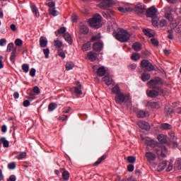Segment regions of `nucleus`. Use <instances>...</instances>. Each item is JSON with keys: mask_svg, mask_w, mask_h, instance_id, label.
<instances>
[{"mask_svg": "<svg viewBox=\"0 0 181 181\" xmlns=\"http://www.w3.org/2000/svg\"><path fill=\"white\" fill-rule=\"evenodd\" d=\"M114 36L117 40L122 42V43H125L131 39V34L124 29H119L117 30L114 33Z\"/></svg>", "mask_w": 181, "mask_h": 181, "instance_id": "obj_1", "label": "nucleus"}, {"mask_svg": "<svg viewBox=\"0 0 181 181\" xmlns=\"http://www.w3.org/2000/svg\"><path fill=\"white\" fill-rule=\"evenodd\" d=\"M102 19L103 17H101V15L98 13L94 15L93 18L88 20L89 26L93 29H100V28L103 26V24L101 23Z\"/></svg>", "mask_w": 181, "mask_h": 181, "instance_id": "obj_2", "label": "nucleus"}, {"mask_svg": "<svg viewBox=\"0 0 181 181\" xmlns=\"http://www.w3.org/2000/svg\"><path fill=\"white\" fill-rule=\"evenodd\" d=\"M7 53H11L10 60L11 62L15 63V61L16 60V53L17 50L16 48H15V45H13V42H11L8 44L7 45Z\"/></svg>", "mask_w": 181, "mask_h": 181, "instance_id": "obj_3", "label": "nucleus"}, {"mask_svg": "<svg viewBox=\"0 0 181 181\" xmlns=\"http://www.w3.org/2000/svg\"><path fill=\"white\" fill-rule=\"evenodd\" d=\"M153 151L158 156H160V158H166V154H165V152H168V148H166V146L165 145L160 144L158 146H156Z\"/></svg>", "mask_w": 181, "mask_h": 181, "instance_id": "obj_4", "label": "nucleus"}, {"mask_svg": "<svg viewBox=\"0 0 181 181\" xmlns=\"http://www.w3.org/2000/svg\"><path fill=\"white\" fill-rule=\"evenodd\" d=\"M147 94L148 97L155 98L158 97V95H162V94H163V89L160 87H156L151 90H149L148 92L147 91Z\"/></svg>", "mask_w": 181, "mask_h": 181, "instance_id": "obj_5", "label": "nucleus"}, {"mask_svg": "<svg viewBox=\"0 0 181 181\" xmlns=\"http://www.w3.org/2000/svg\"><path fill=\"white\" fill-rule=\"evenodd\" d=\"M129 100V95L124 94V93H120L116 95L115 97V100L117 104H122L126 103Z\"/></svg>", "mask_w": 181, "mask_h": 181, "instance_id": "obj_6", "label": "nucleus"}, {"mask_svg": "<svg viewBox=\"0 0 181 181\" xmlns=\"http://www.w3.org/2000/svg\"><path fill=\"white\" fill-rule=\"evenodd\" d=\"M140 64L146 71H153V70H155V66L148 59H143Z\"/></svg>", "mask_w": 181, "mask_h": 181, "instance_id": "obj_7", "label": "nucleus"}, {"mask_svg": "<svg viewBox=\"0 0 181 181\" xmlns=\"http://www.w3.org/2000/svg\"><path fill=\"white\" fill-rule=\"evenodd\" d=\"M98 2H100L98 4V8L100 9H108L112 5V0H96Z\"/></svg>", "mask_w": 181, "mask_h": 181, "instance_id": "obj_8", "label": "nucleus"}, {"mask_svg": "<svg viewBox=\"0 0 181 181\" xmlns=\"http://www.w3.org/2000/svg\"><path fill=\"white\" fill-rule=\"evenodd\" d=\"M158 12V9L155 8V6H152L148 8L146 12V16L147 18H153V16H156V13Z\"/></svg>", "mask_w": 181, "mask_h": 181, "instance_id": "obj_9", "label": "nucleus"}, {"mask_svg": "<svg viewBox=\"0 0 181 181\" xmlns=\"http://www.w3.org/2000/svg\"><path fill=\"white\" fill-rule=\"evenodd\" d=\"M147 84L151 86V88H153V86H156L158 84L162 86L163 84V81H162V78L156 77L154 79H151L150 81H148Z\"/></svg>", "mask_w": 181, "mask_h": 181, "instance_id": "obj_10", "label": "nucleus"}, {"mask_svg": "<svg viewBox=\"0 0 181 181\" xmlns=\"http://www.w3.org/2000/svg\"><path fill=\"white\" fill-rule=\"evenodd\" d=\"M70 91L72 94H76L77 95H81L83 92L81 91V83H77L76 87L71 88Z\"/></svg>", "mask_w": 181, "mask_h": 181, "instance_id": "obj_11", "label": "nucleus"}, {"mask_svg": "<svg viewBox=\"0 0 181 181\" xmlns=\"http://www.w3.org/2000/svg\"><path fill=\"white\" fill-rule=\"evenodd\" d=\"M146 10V8H145L144 5L137 4L135 6V12L139 16H141V15H144V13H145Z\"/></svg>", "mask_w": 181, "mask_h": 181, "instance_id": "obj_12", "label": "nucleus"}, {"mask_svg": "<svg viewBox=\"0 0 181 181\" xmlns=\"http://www.w3.org/2000/svg\"><path fill=\"white\" fill-rule=\"evenodd\" d=\"M137 125L141 128V129H145L146 131H149L151 129V126L149 125V123L145 122V121H139L137 123Z\"/></svg>", "mask_w": 181, "mask_h": 181, "instance_id": "obj_13", "label": "nucleus"}, {"mask_svg": "<svg viewBox=\"0 0 181 181\" xmlns=\"http://www.w3.org/2000/svg\"><path fill=\"white\" fill-rule=\"evenodd\" d=\"M90 30L87 25H81L78 28V33L80 35H88Z\"/></svg>", "mask_w": 181, "mask_h": 181, "instance_id": "obj_14", "label": "nucleus"}, {"mask_svg": "<svg viewBox=\"0 0 181 181\" xmlns=\"http://www.w3.org/2000/svg\"><path fill=\"white\" fill-rule=\"evenodd\" d=\"M145 144L148 146H151V148H153V149H155V148H156V146H158L159 144H160V143H158V141H156L153 139L145 140Z\"/></svg>", "mask_w": 181, "mask_h": 181, "instance_id": "obj_15", "label": "nucleus"}, {"mask_svg": "<svg viewBox=\"0 0 181 181\" xmlns=\"http://www.w3.org/2000/svg\"><path fill=\"white\" fill-rule=\"evenodd\" d=\"M103 47H104V45L102 42H95L93 45L94 52H101V50H103Z\"/></svg>", "mask_w": 181, "mask_h": 181, "instance_id": "obj_16", "label": "nucleus"}, {"mask_svg": "<svg viewBox=\"0 0 181 181\" xmlns=\"http://www.w3.org/2000/svg\"><path fill=\"white\" fill-rule=\"evenodd\" d=\"M146 158L148 162H153L156 159V155L152 152H146Z\"/></svg>", "mask_w": 181, "mask_h": 181, "instance_id": "obj_17", "label": "nucleus"}, {"mask_svg": "<svg viewBox=\"0 0 181 181\" xmlns=\"http://www.w3.org/2000/svg\"><path fill=\"white\" fill-rule=\"evenodd\" d=\"M103 81L107 84V86H111L113 84L114 81H112V78L110 76V75H106L103 78Z\"/></svg>", "mask_w": 181, "mask_h": 181, "instance_id": "obj_18", "label": "nucleus"}, {"mask_svg": "<svg viewBox=\"0 0 181 181\" xmlns=\"http://www.w3.org/2000/svg\"><path fill=\"white\" fill-rule=\"evenodd\" d=\"M87 57L90 62H95V60H97V53L94 52H89L87 54Z\"/></svg>", "mask_w": 181, "mask_h": 181, "instance_id": "obj_19", "label": "nucleus"}, {"mask_svg": "<svg viewBox=\"0 0 181 181\" xmlns=\"http://www.w3.org/2000/svg\"><path fill=\"white\" fill-rule=\"evenodd\" d=\"M166 166H168V161L164 160L161 163H160L157 167V170L158 172H162V170H163Z\"/></svg>", "mask_w": 181, "mask_h": 181, "instance_id": "obj_20", "label": "nucleus"}, {"mask_svg": "<svg viewBox=\"0 0 181 181\" xmlns=\"http://www.w3.org/2000/svg\"><path fill=\"white\" fill-rule=\"evenodd\" d=\"M132 49L134 52H140V50H142V44L136 42L133 44Z\"/></svg>", "mask_w": 181, "mask_h": 181, "instance_id": "obj_21", "label": "nucleus"}, {"mask_svg": "<svg viewBox=\"0 0 181 181\" xmlns=\"http://www.w3.org/2000/svg\"><path fill=\"white\" fill-rule=\"evenodd\" d=\"M147 105H148V107H151V108H156V110L160 108V103L158 102H148Z\"/></svg>", "mask_w": 181, "mask_h": 181, "instance_id": "obj_22", "label": "nucleus"}, {"mask_svg": "<svg viewBox=\"0 0 181 181\" xmlns=\"http://www.w3.org/2000/svg\"><path fill=\"white\" fill-rule=\"evenodd\" d=\"M64 38L69 43V45H71L73 43V40L71 39V35L69 33H66L64 34Z\"/></svg>", "mask_w": 181, "mask_h": 181, "instance_id": "obj_23", "label": "nucleus"}, {"mask_svg": "<svg viewBox=\"0 0 181 181\" xmlns=\"http://www.w3.org/2000/svg\"><path fill=\"white\" fill-rule=\"evenodd\" d=\"M105 159H107V155H103L93 163V166H98V165H100L103 160H105Z\"/></svg>", "mask_w": 181, "mask_h": 181, "instance_id": "obj_24", "label": "nucleus"}, {"mask_svg": "<svg viewBox=\"0 0 181 181\" xmlns=\"http://www.w3.org/2000/svg\"><path fill=\"white\" fill-rule=\"evenodd\" d=\"M97 74L99 77H103L105 74V67L101 66L97 71Z\"/></svg>", "mask_w": 181, "mask_h": 181, "instance_id": "obj_25", "label": "nucleus"}, {"mask_svg": "<svg viewBox=\"0 0 181 181\" xmlns=\"http://www.w3.org/2000/svg\"><path fill=\"white\" fill-rule=\"evenodd\" d=\"M157 138L161 144H166V142H168V140H166V136L163 134H159Z\"/></svg>", "mask_w": 181, "mask_h": 181, "instance_id": "obj_26", "label": "nucleus"}, {"mask_svg": "<svg viewBox=\"0 0 181 181\" xmlns=\"http://www.w3.org/2000/svg\"><path fill=\"white\" fill-rule=\"evenodd\" d=\"M112 94H115L116 95H118V94H120L121 90L119 89V86L118 85H116L115 87L112 88Z\"/></svg>", "mask_w": 181, "mask_h": 181, "instance_id": "obj_27", "label": "nucleus"}, {"mask_svg": "<svg viewBox=\"0 0 181 181\" xmlns=\"http://www.w3.org/2000/svg\"><path fill=\"white\" fill-rule=\"evenodd\" d=\"M91 47V43L90 42H88L83 45L82 46V50L83 52H88Z\"/></svg>", "mask_w": 181, "mask_h": 181, "instance_id": "obj_28", "label": "nucleus"}, {"mask_svg": "<svg viewBox=\"0 0 181 181\" xmlns=\"http://www.w3.org/2000/svg\"><path fill=\"white\" fill-rule=\"evenodd\" d=\"M0 142L3 144L4 148H9V141L5 137H1Z\"/></svg>", "mask_w": 181, "mask_h": 181, "instance_id": "obj_29", "label": "nucleus"}, {"mask_svg": "<svg viewBox=\"0 0 181 181\" xmlns=\"http://www.w3.org/2000/svg\"><path fill=\"white\" fill-rule=\"evenodd\" d=\"M62 179L64 180H69L70 179V173L69 171L64 170L62 172Z\"/></svg>", "mask_w": 181, "mask_h": 181, "instance_id": "obj_30", "label": "nucleus"}, {"mask_svg": "<svg viewBox=\"0 0 181 181\" xmlns=\"http://www.w3.org/2000/svg\"><path fill=\"white\" fill-rule=\"evenodd\" d=\"M148 115V112H145L144 110H139L137 112V117L138 118H145Z\"/></svg>", "mask_w": 181, "mask_h": 181, "instance_id": "obj_31", "label": "nucleus"}, {"mask_svg": "<svg viewBox=\"0 0 181 181\" xmlns=\"http://www.w3.org/2000/svg\"><path fill=\"white\" fill-rule=\"evenodd\" d=\"M132 60L136 62L141 59V54L139 53L134 52L131 56Z\"/></svg>", "mask_w": 181, "mask_h": 181, "instance_id": "obj_32", "label": "nucleus"}, {"mask_svg": "<svg viewBox=\"0 0 181 181\" xmlns=\"http://www.w3.org/2000/svg\"><path fill=\"white\" fill-rule=\"evenodd\" d=\"M66 27H62L55 31L56 36H59V35H63V33H66Z\"/></svg>", "mask_w": 181, "mask_h": 181, "instance_id": "obj_33", "label": "nucleus"}, {"mask_svg": "<svg viewBox=\"0 0 181 181\" xmlns=\"http://www.w3.org/2000/svg\"><path fill=\"white\" fill-rule=\"evenodd\" d=\"M160 129H172V125L168 123H163L160 126Z\"/></svg>", "mask_w": 181, "mask_h": 181, "instance_id": "obj_34", "label": "nucleus"}, {"mask_svg": "<svg viewBox=\"0 0 181 181\" xmlns=\"http://www.w3.org/2000/svg\"><path fill=\"white\" fill-rule=\"evenodd\" d=\"M151 78V74H146V73H143L141 74V80L142 81H148Z\"/></svg>", "mask_w": 181, "mask_h": 181, "instance_id": "obj_35", "label": "nucleus"}, {"mask_svg": "<svg viewBox=\"0 0 181 181\" xmlns=\"http://www.w3.org/2000/svg\"><path fill=\"white\" fill-rule=\"evenodd\" d=\"M40 47H46L47 46V40L43 39V37L40 39Z\"/></svg>", "mask_w": 181, "mask_h": 181, "instance_id": "obj_36", "label": "nucleus"}, {"mask_svg": "<svg viewBox=\"0 0 181 181\" xmlns=\"http://www.w3.org/2000/svg\"><path fill=\"white\" fill-rule=\"evenodd\" d=\"M25 158H26V152H21L18 155L16 156V159H18V160L25 159Z\"/></svg>", "mask_w": 181, "mask_h": 181, "instance_id": "obj_37", "label": "nucleus"}, {"mask_svg": "<svg viewBox=\"0 0 181 181\" xmlns=\"http://www.w3.org/2000/svg\"><path fill=\"white\" fill-rule=\"evenodd\" d=\"M74 68V64L71 62H68L66 64V70L69 71V70H73Z\"/></svg>", "mask_w": 181, "mask_h": 181, "instance_id": "obj_38", "label": "nucleus"}, {"mask_svg": "<svg viewBox=\"0 0 181 181\" xmlns=\"http://www.w3.org/2000/svg\"><path fill=\"white\" fill-rule=\"evenodd\" d=\"M56 108H57V104H56L54 103H50L48 105V110L50 112L54 111V110H56Z\"/></svg>", "mask_w": 181, "mask_h": 181, "instance_id": "obj_39", "label": "nucleus"}, {"mask_svg": "<svg viewBox=\"0 0 181 181\" xmlns=\"http://www.w3.org/2000/svg\"><path fill=\"white\" fill-rule=\"evenodd\" d=\"M31 9L32 11L35 13V16L37 18H39V10H37V8L36 7V6H35V4L31 5Z\"/></svg>", "mask_w": 181, "mask_h": 181, "instance_id": "obj_40", "label": "nucleus"}, {"mask_svg": "<svg viewBox=\"0 0 181 181\" xmlns=\"http://www.w3.org/2000/svg\"><path fill=\"white\" fill-rule=\"evenodd\" d=\"M100 39H101V34L98 33L96 35H93L91 39H90V42H95V40H100Z\"/></svg>", "mask_w": 181, "mask_h": 181, "instance_id": "obj_41", "label": "nucleus"}, {"mask_svg": "<svg viewBox=\"0 0 181 181\" xmlns=\"http://www.w3.org/2000/svg\"><path fill=\"white\" fill-rule=\"evenodd\" d=\"M54 46L55 47H58V49H60V47L63 46V42L59 40H54Z\"/></svg>", "mask_w": 181, "mask_h": 181, "instance_id": "obj_42", "label": "nucleus"}, {"mask_svg": "<svg viewBox=\"0 0 181 181\" xmlns=\"http://www.w3.org/2000/svg\"><path fill=\"white\" fill-rule=\"evenodd\" d=\"M47 6H49V9H52L56 6V3L53 1V0H48Z\"/></svg>", "mask_w": 181, "mask_h": 181, "instance_id": "obj_43", "label": "nucleus"}, {"mask_svg": "<svg viewBox=\"0 0 181 181\" xmlns=\"http://www.w3.org/2000/svg\"><path fill=\"white\" fill-rule=\"evenodd\" d=\"M22 70L24 71V73H28V71H29V64H23L22 65Z\"/></svg>", "mask_w": 181, "mask_h": 181, "instance_id": "obj_44", "label": "nucleus"}, {"mask_svg": "<svg viewBox=\"0 0 181 181\" xmlns=\"http://www.w3.org/2000/svg\"><path fill=\"white\" fill-rule=\"evenodd\" d=\"M58 55L62 57V59H66V54L64 53V51H63V49H58Z\"/></svg>", "mask_w": 181, "mask_h": 181, "instance_id": "obj_45", "label": "nucleus"}, {"mask_svg": "<svg viewBox=\"0 0 181 181\" xmlns=\"http://www.w3.org/2000/svg\"><path fill=\"white\" fill-rule=\"evenodd\" d=\"M136 160V158L134 156H128L127 157V161L129 163H135V161Z\"/></svg>", "mask_w": 181, "mask_h": 181, "instance_id": "obj_46", "label": "nucleus"}, {"mask_svg": "<svg viewBox=\"0 0 181 181\" xmlns=\"http://www.w3.org/2000/svg\"><path fill=\"white\" fill-rule=\"evenodd\" d=\"M70 111H71V107H64L62 109V113L63 114H69V112H70Z\"/></svg>", "mask_w": 181, "mask_h": 181, "instance_id": "obj_47", "label": "nucleus"}, {"mask_svg": "<svg viewBox=\"0 0 181 181\" xmlns=\"http://www.w3.org/2000/svg\"><path fill=\"white\" fill-rule=\"evenodd\" d=\"M165 112H167L168 115H172L175 112V109L172 107L165 108Z\"/></svg>", "mask_w": 181, "mask_h": 181, "instance_id": "obj_48", "label": "nucleus"}, {"mask_svg": "<svg viewBox=\"0 0 181 181\" xmlns=\"http://www.w3.org/2000/svg\"><path fill=\"white\" fill-rule=\"evenodd\" d=\"M49 13L52 16H57V11H56L54 7L53 8H49Z\"/></svg>", "mask_w": 181, "mask_h": 181, "instance_id": "obj_49", "label": "nucleus"}, {"mask_svg": "<svg viewBox=\"0 0 181 181\" xmlns=\"http://www.w3.org/2000/svg\"><path fill=\"white\" fill-rule=\"evenodd\" d=\"M164 11H165V15L172 13V8H170V6H166L165 8H164Z\"/></svg>", "mask_w": 181, "mask_h": 181, "instance_id": "obj_50", "label": "nucleus"}, {"mask_svg": "<svg viewBox=\"0 0 181 181\" xmlns=\"http://www.w3.org/2000/svg\"><path fill=\"white\" fill-rule=\"evenodd\" d=\"M8 169H10L11 170H13V169H16V163H15V162L10 163L8 165Z\"/></svg>", "mask_w": 181, "mask_h": 181, "instance_id": "obj_51", "label": "nucleus"}, {"mask_svg": "<svg viewBox=\"0 0 181 181\" xmlns=\"http://www.w3.org/2000/svg\"><path fill=\"white\" fill-rule=\"evenodd\" d=\"M43 52L45 56V58L49 59V54H50V50L49 49V48L44 49Z\"/></svg>", "mask_w": 181, "mask_h": 181, "instance_id": "obj_52", "label": "nucleus"}, {"mask_svg": "<svg viewBox=\"0 0 181 181\" xmlns=\"http://www.w3.org/2000/svg\"><path fill=\"white\" fill-rule=\"evenodd\" d=\"M168 39H170V40H173V30H168Z\"/></svg>", "mask_w": 181, "mask_h": 181, "instance_id": "obj_53", "label": "nucleus"}, {"mask_svg": "<svg viewBox=\"0 0 181 181\" xmlns=\"http://www.w3.org/2000/svg\"><path fill=\"white\" fill-rule=\"evenodd\" d=\"M159 25H160V28H164V26H166V25H168V21H166V20H165V19H162L160 21Z\"/></svg>", "mask_w": 181, "mask_h": 181, "instance_id": "obj_54", "label": "nucleus"}, {"mask_svg": "<svg viewBox=\"0 0 181 181\" xmlns=\"http://www.w3.org/2000/svg\"><path fill=\"white\" fill-rule=\"evenodd\" d=\"M69 118V116H67V115H62L61 116L59 117L58 119L59 121H66V119H67Z\"/></svg>", "mask_w": 181, "mask_h": 181, "instance_id": "obj_55", "label": "nucleus"}, {"mask_svg": "<svg viewBox=\"0 0 181 181\" xmlns=\"http://www.w3.org/2000/svg\"><path fill=\"white\" fill-rule=\"evenodd\" d=\"M165 16L166 19H168V21H169V22H173V16L172 15V13L165 14Z\"/></svg>", "mask_w": 181, "mask_h": 181, "instance_id": "obj_56", "label": "nucleus"}, {"mask_svg": "<svg viewBox=\"0 0 181 181\" xmlns=\"http://www.w3.org/2000/svg\"><path fill=\"white\" fill-rule=\"evenodd\" d=\"M15 45L16 46H21L22 45H23V42L22 41V40L18 38L15 40Z\"/></svg>", "mask_w": 181, "mask_h": 181, "instance_id": "obj_57", "label": "nucleus"}, {"mask_svg": "<svg viewBox=\"0 0 181 181\" xmlns=\"http://www.w3.org/2000/svg\"><path fill=\"white\" fill-rule=\"evenodd\" d=\"M169 136L170 141H176V139H177V138L175 135V133L173 132L169 133Z\"/></svg>", "mask_w": 181, "mask_h": 181, "instance_id": "obj_58", "label": "nucleus"}, {"mask_svg": "<svg viewBox=\"0 0 181 181\" xmlns=\"http://www.w3.org/2000/svg\"><path fill=\"white\" fill-rule=\"evenodd\" d=\"M143 33L146 35V36H148V37H152L153 36V35H152V33H151L146 29H144Z\"/></svg>", "mask_w": 181, "mask_h": 181, "instance_id": "obj_59", "label": "nucleus"}, {"mask_svg": "<svg viewBox=\"0 0 181 181\" xmlns=\"http://www.w3.org/2000/svg\"><path fill=\"white\" fill-rule=\"evenodd\" d=\"M169 145L170 148H177V143L175 141H171Z\"/></svg>", "mask_w": 181, "mask_h": 181, "instance_id": "obj_60", "label": "nucleus"}, {"mask_svg": "<svg viewBox=\"0 0 181 181\" xmlns=\"http://www.w3.org/2000/svg\"><path fill=\"white\" fill-rule=\"evenodd\" d=\"M33 91L35 93V94H40V89L39 88V87L37 86H35L33 89Z\"/></svg>", "mask_w": 181, "mask_h": 181, "instance_id": "obj_61", "label": "nucleus"}, {"mask_svg": "<svg viewBox=\"0 0 181 181\" xmlns=\"http://www.w3.org/2000/svg\"><path fill=\"white\" fill-rule=\"evenodd\" d=\"M151 42L153 45V46H158L159 45V42H158L156 40V39H155V38L151 39Z\"/></svg>", "mask_w": 181, "mask_h": 181, "instance_id": "obj_62", "label": "nucleus"}, {"mask_svg": "<svg viewBox=\"0 0 181 181\" xmlns=\"http://www.w3.org/2000/svg\"><path fill=\"white\" fill-rule=\"evenodd\" d=\"M134 165L132 164H130L127 166V170L129 172H134Z\"/></svg>", "mask_w": 181, "mask_h": 181, "instance_id": "obj_63", "label": "nucleus"}, {"mask_svg": "<svg viewBox=\"0 0 181 181\" xmlns=\"http://www.w3.org/2000/svg\"><path fill=\"white\" fill-rule=\"evenodd\" d=\"M7 181H16V176L11 175Z\"/></svg>", "mask_w": 181, "mask_h": 181, "instance_id": "obj_64", "label": "nucleus"}]
</instances>
